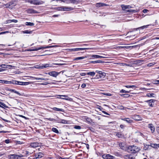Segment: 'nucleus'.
Returning a JSON list of instances; mask_svg holds the SVG:
<instances>
[{
  "label": "nucleus",
  "mask_w": 159,
  "mask_h": 159,
  "mask_svg": "<svg viewBox=\"0 0 159 159\" xmlns=\"http://www.w3.org/2000/svg\"><path fill=\"white\" fill-rule=\"evenodd\" d=\"M0 83L2 84H18L22 85H27L30 84L29 82H22L16 81V80H11V81H7V80H0Z\"/></svg>",
  "instance_id": "f257e3e1"
},
{
  "label": "nucleus",
  "mask_w": 159,
  "mask_h": 159,
  "mask_svg": "<svg viewBox=\"0 0 159 159\" xmlns=\"http://www.w3.org/2000/svg\"><path fill=\"white\" fill-rule=\"evenodd\" d=\"M140 149L138 147L136 146H130L128 147V151L131 153H133L138 152Z\"/></svg>",
  "instance_id": "f03ea898"
},
{
  "label": "nucleus",
  "mask_w": 159,
  "mask_h": 159,
  "mask_svg": "<svg viewBox=\"0 0 159 159\" xmlns=\"http://www.w3.org/2000/svg\"><path fill=\"white\" fill-rule=\"evenodd\" d=\"M96 76L97 79H103L106 76L105 73L102 72L101 71L96 70Z\"/></svg>",
  "instance_id": "7ed1b4c3"
},
{
  "label": "nucleus",
  "mask_w": 159,
  "mask_h": 159,
  "mask_svg": "<svg viewBox=\"0 0 159 159\" xmlns=\"http://www.w3.org/2000/svg\"><path fill=\"white\" fill-rule=\"evenodd\" d=\"M26 2L37 5L42 4L43 3V1H39L38 0H26Z\"/></svg>",
  "instance_id": "20e7f679"
},
{
  "label": "nucleus",
  "mask_w": 159,
  "mask_h": 159,
  "mask_svg": "<svg viewBox=\"0 0 159 159\" xmlns=\"http://www.w3.org/2000/svg\"><path fill=\"white\" fill-rule=\"evenodd\" d=\"M51 66L48 64H45L42 65H37L34 66V67L37 69H43L48 67H51Z\"/></svg>",
  "instance_id": "39448f33"
},
{
  "label": "nucleus",
  "mask_w": 159,
  "mask_h": 159,
  "mask_svg": "<svg viewBox=\"0 0 159 159\" xmlns=\"http://www.w3.org/2000/svg\"><path fill=\"white\" fill-rule=\"evenodd\" d=\"M57 46H57V45L51 46H46V47L42 46L40 48H36L35 49H32L31 50V51H38V50H40V49H43L45 48H52V47H57Z\"/></svg>",
  "instance_id": "423d86ee"
},
{
  "label": "nucleus",
  "mask_w": 159,
  "mask_h": 159,
  "mask_svg": "<svg viewBox=\"0 0 159 159\" xmlns=\"http://www.w3.org/2000/svg\"><path fill=\"white\" fill-rule=\"evenodd\" d=\"M58 96L60 97H57V98H60L61 99H64L66 100L69 101H73L72 98H69L66 95H58Z\"/></svg>",
  "instance_id": "0eeeda50"
},
{
  "label": "nucleus",
  "mask_w": 159,
  "mask_h": 159,
  "mask_svg": "<svg viewBox=\"0 0 159 159\" xmlns=\"http://www.w3.org/2000/svg\"><path fill=\"white\" fill-rule=\"evenodd\" d=\"M22 157L19 156L16 154H11L8 156V158L9 159H18L19 157Z\"/></svg>",
  "instance_id": "6e6552de"
},
{
  "label": "nucleus",
  "mask_w": 159,
  "mask_h": 159,
  "mask_svg": "<svg viewBox=\"0 0 159 159\" xmlns=\"http://www.w3.org/2000/svg\"><path fill=\"white\" fill-rule=\"evenodd\" d=\"M102 157L104 159H113L114 157L109 154H103L102 155Z\"/></svg>",
  "instance_id": "1a4fd4ad"
},
{
  "label": "nucleus",
  "mask_w": 159,
  "mask_h": 159,
  "mask_svg": "<svg viewBox=\"0 0 159 159\" xmlns=\"http://www.w3.org/2000/svg\"><path fill=\"white\" fill-rule=\"evenodd\" d=\"M136 134L138 136V138L140 139H142L145 136L142 133L139 131L136 132Z\"/></svg>",
  "instance_id": "9d476101"
},
{
  "label": "nucleus",
  "mask_w": 159,
  "mask_h": 159,
  "mask_svg": "<svg viewBox=\"0 0 159 159\" xmlns=\"http://www.w3.org/2000/svg\"><path fill=\"white\" fill-rule=\"evenodd\" d=\"M109 6V5L108 4L103 3H97L95 5L96 7H100L104 6Z\"/></svg>",
  "instance_id": "9b49d317"
},
{
  "label": "nucleus",
  "mask_w": 159,
  "mask_h": 159,
  "mask_svg": "<svg viewBox=\"0 0 159 159\" xmlns=\"http://www.w3.org/2000/svg\"><path fill=\"white\" fill-rule=\"evenodd\" d=\"M154 101L153 99H151L148 100H147L146 102L148 103L150 107H152L154 105Z\"/></svg>",
  "instance_id": "f8f14e48"
},
{
  "label": "nucleus",
  "mask_w": 159,
  "mask_h": 159,
  "mask_svg": "<svg viewBox=\"0 0 159 159\" xmlns=\"http://www.w3.org/2000/svg\"><path fill=\"white\" fill-rule=\"evenodd\" d=\"M48 74L53 77H56L58 74V73L55 71H52L51 72H49Z\"/></svg>",
  "instance_id": "ddd939ff"
},
{
  "label": "nucleus",
  "mask_w": 159,
  "mask_h": 159,
  "mask_svg": "<svg viewBox=\"0 0 159 159\" xmlns=\"http://www.w3.org/2000/svg\"><path fill=\"white\" fill-rule=\"evenodd\" d=\"M63 2L67 4L72 3H75L76 2V0H63Z\"/></svg>",
  "instance_id": "4468645a"
},
{
  "label": "nucleus",
  "mask_w": 159,
  "mask_h": 159,
  "mask_svg": "<svg viewBox=\"0 0 159 159\" xmlns=\"http://www.w3.org/2000/svg\"><path fill=\"white\" fill-rule=\"evenodd\" d=\"M148 127L151 129V132L153 133L155 131V127L152 124H148Z\"/></svg>",
  "instance_id": "2eb2a0df"
},
{
  "label": "nucleus",
  "mask_w": 159,
  "mask_h": 159,
  "mask_svg": "<svg viewBox=\"0 0 159 159\" xmlns=\"http://www.w3.org/2000/svg\"><path fill=\"white\" fill-rule=\"evenodd\" d=\"M121 120L126 121L127 123H131L133 122V120H131L129 118H122Z\"/></svg>",
  "instance_id": "dca6fc26"
},
{
  "label": "nucleus",
  "mask_w": 159,
  "mask_h": 159,
  "mask_svg": "<svg viewBox=\"0 0 159 159\" xmlns=\"http://www.w3.org/2000/svg\"><path fill=\"white\" fill-rule=\"evenodd\" d=\"M43 153L41 152H39L35 155L36 159L41 158L43 157Z\"/></svg>",
  "instance_id": "f3484780"
},
{
  "label": "nucleus",
  "mask_w": 159,
  "mask_h": 159,
  "mask_svg": "<svg viewBox=\"0 0 159 159\" xmlns=\"http://www.w3.org/2000/svg\"><path fill=\"white\" fill-rule=\"evenodd\" d=\"M73 10V8L70 7H63V11H68Z\"/></svg>",
  "instance_id": "a211bd4d"
},
{
  "label": "nucleus",
  "mask_w": 159,
  "mask_h": 159,
  "mask_svg": "<svg viewBox=\"0 0 159 159\" xmlns=\"http://www.w3.org/2000/svg\"><path fill=\"white\" fill-rule=\"evenodd\" d=\"M39 143H33L30 144V146L33 148H36L39 146Z\"/></svg>",
  "instance_id": "6ab92c4d"
},
{
  "label": "nucleus",
  "mask_w": 159,
  "mask_h": 159,
  "mask_svg": "<svg viewBox=\"0 0 159 159\" xmlns=\"http://www.w3.org/2000/svg\"><path fill=\"white\" fill-rule=\"evenodd\" d=\"M93 48H76L75 51H78L79 50H83L86 49H92Z\"/></svg>",
  "instance_id": "aec40b11"
},
{
  "label": "nucleus",
  "mask_w": 159,
  "mask_h": 159,
  "mask_svg": "<svg viewBox=\"0 0 159 159\" xmlns=\"http://www.w3.org/2000/svg\"><path fill=\"white\" fill-rule=\"evenodd\" d=\"M133 118L134 120H141V117L139 116H138V115L134 116Z\"/></svg>",
  "instance_id": "412c9836"
},
{
  "label": "nucleus",
  "mask_w": 159,
  "mask_h": 159,
  "mask_svg": "<svg viewBox=\"0 0 159 159\" xmlns=\"http://www.w3.org/2000/svg\"><path fill=\"white\" fill-rule=\"evenodd\" d=\"M27 12L28 13H37V11L33 9H29L27 10Z\"/></svg>",
  "instance_id": "4be33fe9"
},
{
  "label": "nucleus",
  "mask_w": 159,
  "mask_h": 159,
  "mask_svg": "<svg viewBox=\"0 0 159 159\" xmlns=\"http://www.w3.org/2000/svg\"><path fill=\"white\" fill-rule=\"evenodd\" d=\"M96 74V72H94V71L87 72V75H89L91 76H93Z\"/></svg>",
  "instance_id": "5701e85b"
},
{
  "label": "nucleus",
  "mask_w": 159,
  "mask_h": 159,
  "mask_svg": "<svg viewBox=\"0 0 159 159\" xmlns=\"http://www.w3.org/2000/svg\"><path fill=\"white\" fill-rule=\"evenodd\" d=\"M10 91L11 92H13V93H15L16 94H18V95H19L20 96L22 95V94H21L19 92H18L16 91L15 89H11Z\"/></svg>",
  "instance_id": "b1692460"
},
{
  "label": "nucleus",
  "mask_w": 159,
  "mask_h": 159,
  "mask_svg": "<svg viewBox=\"0 0 159 159\" xmlns=\"http://www.w3.org/2000/svg\"><path fill=\"white\" fill-rule=\"evenodd\" d=\"M125 87L127 88H131L132 89H135L136 88V86L135 85H126Z\"/></svg>",
  "instance_id": "393cba45"
},
{
  "label": "nucleus",
  "mask_w": 159,
  "mask_h": 159,
  "mask_svg": "<svg viewBox=\"0 0 159 159\" xmlns=\"http://www.w3.org/2000/svg\"><path fill=\"white\" fill-rule=\"evenodd\" d=\"M91 57H93L96 58H105L106 57H102V56H100L99 55H92Z\"/></svg>",
  "instance_id": "a878e982"
},
{
  "label": "nucleus",
  "mask_w": 159,
  "mask_h": 159,
  "mask_svg": "<svg viewBox=\"0 0 159 159\" xmlns=\"http://www.w3.org/2000/svg\"><path fill=\"white\" fill-rule=\"evenodd\" d=\"M58 122L63 124H67L68 121L67 120L63 119L60 120V121Z\"/></svg>",
  "instance_id": "bb28decb"
},
{
  "label": "nucleus",
  "mask_w": 159,
  "mask_h": 159,
  "mask_svg": "<svg viewBox=\"0 0 159 159\" xmlns=\"http://www.w3.org/2000/svg\"><path fill=\"white\" fill-rule=\"evenodd\" d=\"M125 12H129L130 13L134 12L135 13L137 12V11L136 10H125Z\"/></svg>",
  "instance_id": "cd10ccee"
},
{
  "label": "nucleus",
  "mask_w": 159,
  "mask_h": 159,
  "mask_svg": "<svg viewBox=\"0 0 159 159\" xmlns=\"http://www.w3.org/2000/svg\"><path fill=\"white\" fill-rule=\"evenodd\" d=\"M136 47V46H125V47H120V48H126L127 49H128L130 48H133V47Z\"/></svg>",
  "instance_id": "c85d7f7f"
},
{
  "label": "nucleus",
  "mask_w": 159,
  "mask_h": 159,
  "mask_svg": "<svg viewBox=\"0 0 159 159\" xmlns=\"http://www.w3.org/2000/svg\"><path fill=\"white\" fill-rule=\"evenodd\" d=\"M53 109L54 110L57 111H63V110L62 109L58 108L56 107H54Z\"/></svg>",
  "instance_id": "c756f323"
},
{
  "label": "nucleus",
  "mask_w": 159,
  "mask_h": 159,
  "mask_svg": "<svg viewBox=\"0 0 159 159\" xmlns=\"http://www.w3.org/2000/svg\"><path fill=\"white\" fill-rule=\"evenodd\" d=\"M120 95L124 98H127L130 96L128 94H121Z\"/></svg>",
  "instance_id": "7c9ffc66"
},
{
  "label": "nucleus",
  "mask_w": 159,
  "mask_h": 159,
  "mask_svg": "<svg viewBox=\"0 0 159 159\" xmlns=\"http://www.w3.org/2000/svg\"><path fill=\"white\" fill-rule=\"evenodd\" d=\"M52 130L54 132H55L56 133H59V131L57 129L55 128H53L52 129Z\"/></svg>",
  "instance_id": "2f4dec72"
},
{
  "label": "nucleus",
  "mask_w": 159,
  "mask_h": 159,
  "mask_svg": "<svg viewBox=\"0 0 159 159\" xmlns=\"http://www.w3.org/2000/svg\"><path fill=\"white\" fill-rule=\"evenodd\" d=\"M132 90H130L129 91H126L124 89H122V90H121L120 91V93H129L130 92V91Z\"/></svg>",
  "instance_id": "473e14b6"
},
{
  "label": "nucleus",
  "mask_w": 159,
  "mask_h": 159,
  "mask_svg": "<svg viewBox=\"0 0 159 159\" xmlns=\"http://www.w3.org/2000/svg\"><path fill=\"white\" fill-rule=\"evenodd\" d=\"M23 32L24 34H31L32 33V31H30L28 30H25V31H23Z\"/></svg>",
  "instance_id": "72a5a7b5"
},
{
  "label": "nucleus",
  "mask_w": 159,
  "mask_h": 159,
  "mask_svg": "<svg viewBox=\"0 0 159 159\" xmlns=\"http://www.w3.org/2000/svg\"><path fill=\"white\" fill-rule=\"evenodd\" d=\"M86 57H77L75 59V60H81L83 59L84 58Z\"/></svg>",
  "instance_id": "f704fd0d"
},
{
  "label": "nucleus",
  "mask_w": 159,
  "mask_h": 159,
  "mask_svg": "<svg viewBox=\"0 0 159 159\" xmlns=\"http://www.w3.org/2000/svg\"><path fill=\"white\" fill-rule=\"evenodd\" d=\"M148 26V25H144L143 26H141L139 28H138L136 29H143L145 28H147V27Z\"/></svg>",
  "instance_id": "c9c22d12"
},
{
  "label": "nucleus",
  "mask_w": 159,
  "mask_h": 159,
  "mask_svg": "<svg viewBox=\"0 0 159 159\" xmlns=\"http://www.w3.org/2000/svg\"><path fill=\"white\" fill-rule=\"evenodd\" d=\"M74 128L77 129H81V127L80 126L77 125H74Z\"/></svg>",
  "instance_id": "e433bc0d"
},
{
  "label": "nucleus",
  "mask_w": 159,
  "mask_h": 159,
  "mask_svg": "<svg viewBox=\"0 0 159 159\" xmlns=\"http://www.w3.org/2000/svg\"><path fill=\"white\" fill-rule=\"evenodd\" d=\"M152 82L154 84H159V80H153Z\"/></svg>",
  "instance_id": "4c0bfd02"
},
{
  "label": "nucleus",
  "mask_w": 159,
  "mask_h": 159,
  "mask_svg": "<svg viewBox=\"0 0 159 159\" xmlns=\"http://www.w3.org/2000/svg\"><path fill=\"white\" fill-rule=\"evenodd\" d=\"M7 68L11 69L12 68V69H15V66L10 65H7Z\"/></svg>",
  "instance_id": "58836bf2"
},
{
  "label": "nucleus",
  "mask_w": 159,
  "mask_h": 159,
  "mask_svg": "<svg viewBox=\"0 0 159 159\" xmlns=\"http://www.w3.org/2000/svg\"><path fill=\"white\" fill-rule=\"evenodd\" d=\"M155 95V94H154V93H151V94H150V93H148L147 94V96L148 97H154V96H153V95Z\"/></svg>",
  "instance_id": "ea45409f"
},
{
  "label": "nucleus",
  "mask_w": 159,
  "mask_h": 159,
  "mask_svg": "<svg viewBox=\"0 0 159 159\" xmlns=\"http://www.w3.org/2000/svg\"><path fill=\"white\" fill-rule=\"evenodd\" d=\"M121 7L122 8V10L125 11V10H126L125 9H126V5H121Z\"/></svg>",
  "instance_id": "a19ab883"
},
{
  "label": "nucleus",
  "mask_w": 159,
  "mask_h": 159,
  "mask_svg": "<svg viewBox=\"0 0 159 159\" xmlns=\"http://www.w3.org/2000/svg\"><path fill=\"white\" fill-rule=\"evenodd\" d=\"M26 25L30 26H33L34 25V24L31 22H26Z\"/></svg>",
  "instance_id": "79ce46f5"
},
{
  "label": "nucleus",
  "mask_w": 159,
  "mask_h": 159,
  "mask_svg": "<svg viewBox=\"0 0 159 159\" xmlns=\"http://www.w3.org/2000/svg\"><path fill=\"white\" fill-rule=\"evenodd\" d=\"M0 67L4 68H7V65L5 64H2L0 65Z\"/></svg>",
  "instance_id": "37998d69"
},
{
  "label": "nucleus",
  "mask_w": 159,
  "mask_h": 159,
  "mask_svg": "<svg viewBox=\"0 0 159 159\" xmlns=\"http://www.w3.org/2000/svg\"><path fill=\"white\" fill-rule=\"evenodd\" d=\"M116 135L118 138H121L122 137V134L120 133H117L116 134Z\"/></svg>",
  "instance_id": "c03bdc74"
},
{
  "label": "nucleus",
  "mask_w": 159,
  "mask_h": 159,
  "mask_svg": "<svg viewBox=\"0 0 159 159\" xmlns=\"http://www.w3.org/2000/svg\"><path fill=\"white\" fill-rule=\"evenodd\" d=\"M54 83H54V82L51 83H49L48 82H45V83H42L41 84H43V85H47L48 84H53Z\"/></svg>",
  "instance_id": "a18cd8bd"
},
{
  "label": "nucleus",
  "mask_w": 159,
  "mask_h": 159,
  "mask_svg": "<svg viewBox=\"0 0 159 159\" xmlns=\"http://www.w3.org/2000/svg\"><path fill=\"white\" fill-rule=\"evenodd\" d=\"M94 63H103V61H94Z\"/></svg>",
  "instance_id": "49530a36"
},
{
  "label": "nucleus",
  "mask_w": 159,
  "mask_h": 159,
  "mask_svg": "<svg viewBox=\"0 0 159 159\" xmlns=\"http://www.w3.org/2000/svg\"><path fill=\"white\" fill-rule=\"evenodd\" d=\"M103 94L106 95V96H111V94L109 93H103Z\"/></svg>",
  "instance_id": "de8ad7c7"
},
{
  "label": "nucleus",
  "mask_w": 159,
  "mask_h": 159,
  "mask_svg": "<svg viewBox=\"0 0 159 159\" xmlns=\"http://www.w3.org/2000/svg\"><path fill=\"white\" fill-rule=\"evenodd\" d=\"M123 66H130V67H131L132 66V65L131 64H126V63H124V65Z\"/></svg>",
  "instance_id": "09e8293b"
},
{
  "label": "nucleus",
  "mask_w": 159,
  "mask_h": 159,
  "mask_svg": "<svg viewBox=\"0 0 159 159\" xmlns=\"http://www.w3.org/2000/svg\"><path fill=\"white\" fill-rule=\"evenodd\" d=\"M153 146H152V147L154 148H157V147H158V144H152Z\"/></svg>",
  "instance_id": "8fccbe9b"
},
{
  "label": "nucleus",
  "mask_w": 159,
  "mask_h": 159,
  "mask_svg": "<svg viewBox=\"0 0 159 159\" xmlns=\"http://www.w3.org/2000/svg\"><path fill=\"white\" fill-rule=\"evenodd\" d=\"M57 159H69L67 157H64V158H62L61 157L58 156L57 157Z\"/></svg>",
  "instance_id": "3c124183"
},
{
  "label": "nucleus",
  "mask_w": 159,
  "mask_h": 159,
  "mask_svg": "<svg viewBox=\"0 0 159 159\" xmlns=\"http://www.w3.org/2000/svg\"><path fill=\"white\" fill-rule=\"evenodd\" d=\"M89 129L92 132H94V129L92 127H90L89 128Z\"/></svg>",
  "instance_id": "603ef678"
},
{
  "label": "nucleus",
  "mask_w": 159,
  "mask_h": 159,
  "mask_svg": "<svg viewBox=\"0 0 159 159\" xmlns=\"http://www.w3.org/2000/svg\"><path fill=\"white\" fill-rule=\"evenodd\" d=\"M0 104L1 105H0V107H2V106L5 107V104L1 102H0Z\"/></svg>",
  "instance_id": "864d4df0"
},
{
  "label": "nucleus",
  "mask_w": 159,
  "mask_h": 159,
  "mask_svg": "<svg viewBox=\"0 0 159 159\" xmlns=\"http://www.w3.org/2000/svg\"><path fill=\"white\" fill-rule=\"evenodd\" d=\"M9 33V31H6L1 32V33H0V35L2 34H6V33Z\"/></svg>",
  "instance_id": "5fc2aeb1"
},
{
  "label": "nucleus",
  "mask_w": 159,
  "mask_h": 159,
  "mask_svg": "<svg viewBox=\"0 0 159 159\" xmlns=\"http://www.w3.org/2000/svg\"><path fill=\"white\" fill-rule=\"evenodd\" d=\"M80 75L81 76H85L87 75V73H81Z\"/></svg>",
  "instance_id": "6e6d98bb"
},
{
  "label": "nucleus",
  "mask_w": 159,
  "mask_h": 159,
  "mask_svg": "<svg viewBox=\"0 0 159 159\" xmlns=\"http://www.w3.org/2000/svg\"><path fill=\"white\" fill-rule=\"evenodd\" d=\"M63 7H58L57 10L58 11H63Z\"/></svg>",
  "instance_id": "4d7b16f0"
},
{
  "label": "nucleus",
  "mask_w": 159,
  "mask_h": 159,
  "mask_svg": "<svg viewBox=\"0 0 159 159\" xmlns=\"http://www.w3.org/2000/svg\"><path fill=\"white\" fill-rule=\"evenodd\" d=\"M132 7L130 5H126V9H130L132 8Z\"/></svg>",
  "instance_id": "13d9d810"
},
{
  "label": "nucleus",
  "mask_w": 159,
  "mask_h": 159,
  "mask_svg": "<svg viewBox=\"0 0 159 159\" xmlns=\"http://www.w3.org/2000/svg\"><path fill=\"white\" fill-rule=\"evenodd\" d=\"M128 159H134V158L132 156L130 155L128 157Z\"/></svg>",
  "instance_id": "bf43d9fd"
},
{
  "label": "nucleus",
  "mask_w": 159,
  "mask_h": 159,
  "mask_svg": "<svg viewBox=\"0 0 159 159\" xmlns=\"http://www.w3.org/2000/svg\"><path fill=\"white\" fill-rule=\"evenodd\" d=\"M154 64H153V63H150L149 64H148L147 65L148 66H153Z\"/></svg>",
  "instance_id": "052dcab7"
},
{
  "label": "nucleus",
  "mask_w": 159,
  "mask_h": 159,
  "mask_svg": "<svg viewBox=\"0 0 159 159\" xmlns=\"http://www.w3.org/2000/svg\"><path fill=\"white\" fill-rule=\"evenodd\" d=\"M11 22V20H9L6 21V23H10Z\"/></svg>",
  "instance_id": "680f3d73"
},
{
  "label": "nucleus",
  "mask_w": 159,
  "mask_h": 159,
  "mask_svg": "<svg viewBox=\"0 0 159 159\" xmlns=\"http://www.w3.org/2000/svg\"><path fill=\"white\" fill-rule=\"evenodd\" d=\"M148 11V10L147 9H144L143 11V12L144 13H146Z\"/></svg>",
  "instance_id": "e2e57ef3"
},
{
  "label": "nucleus",
  "mask_w": 159,
  "mask_h": 159,
  "mask_svg": "<svg viewBox=\"0 0 159 159\" xmlns=\"http://www.w3.org/2000/svg\"><path fill=\"white\" fill-rule=\"evenodd\" d=\"M75 49V48L69 49V50L70 51H76Z\"/></svg>",
  "instance_id": "0e129e2a"
},
{
  "label": "nucleus",
  "mask_w": 159,
  "mask_h": 159,
  "mask_svg": "<svg viewBox=\"0 0 159 159\" xmlns=\"http://www.w3.org/2000/svg\"><path fill=\"white\" fill-rule=\"evenodd\" d=\"M86 84H82V85H81V87L83 88H84L85 87H86Z\"/></svg>",
  "instance_id": "69168bd1"
},
{
  "label": "nucleus",
  "mask_w": 159,
  "mask_h": 159,
  "mask_svg": "<svg viewBox=\"0 0 159 159\" xmlns=\"http://www.w3.org/2000/svg\"><path fill=\"white\" fill-rule=\"evenodd\" d=\"M5 142L6 143H8L10 142V140L9 139H7V140H5Z\"/></svg>",
  "instance_id": "338daca9"
},
{
  "label": "nucleus",
  "mask_w": 159,
  "mask_h": 159,
  "mask_svg": "<svg viewBox=\"0 0 159 159\" xmlns=\"http://www.w3.org/2000/svg\"><path fill=\"white\" fill-rule=\"evenodd\" d=\"M13 2H11L8 3V7H9L11 5L13 4Z\"/></svg>",
  "instance_id": "774afa93"
}]
</instances>
